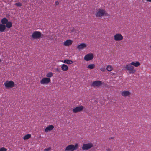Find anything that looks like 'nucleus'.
Returning a JSON list of instances; mask_svg holds the SVG:
<instances>
[{
  "label": "nucleus",
  "instance_id": "obj_1",
  "mask_svg": "<svg viewBox=\"0 0 151 151\" xmlns=\"http://www.w3.org/2000/svg\"><path fill=\"white\" fill-rule=\"evenodd\" d=\"M108 14L105 9L100 8L96 11L95 15L96 18H100L103 16H108Z\"/></svg>",
  "mask_w": 151,
  "mask_h": 151
},
{
  "label": "nucleus",
  "instance_id": "obj_2",
  "mask_svg": "<svg viewBox=\"0 0 151 151\" xmlns=\"http://www.w3.org/2000/svg\"><path fill=\"white\" fill-rule=\"evenodd\" d=\"M124 68L125 70L128 71L129 74L134 73L136 72L135 69L130 63L125 65Z\"/></svg>",
  "mask_w": 151,
  "mask_h": 151
},
{
  "label": "nucleus",
  "instance_id": "obj_3",
  "mask_svg": "<svg viewBox=\"0 0 151 151\" xmlns=\"http://www.w3.org/2000/svg\"><path fill=\"white\" fill-rule=\"evenodd\" d=\"M78 145L76 144L75 145H70L67 146L66 147L65 150L66 151H74L78 148Z\"/></svg>",
  "mask_w": 151,
  "mask_h": 151
},
{
  "label": "nucleus",
  "instance_id": "obj_4",
  "mask_svg": "<svg viewBox=\"0 0 151 151\" xmlns=\"http://www.w3.org/2000/svg\"><path fill=\"white\" fill-rule=\"evenodd\" d=\"M4 84L6 88H12L14 86V83L12 81H7L4 82Z\"/></svg>",
  "mask_w": 151,
  "mask_h": 151
},
{
  "label": "nucleus",
  "instance_id": "obj_5",
  "mask_svg": "<svg viewBox=\"0 0 151 151\" xmlns=\"http://www.w3.org/2000/svg\"><path fill=\"white\" fill-rule=\"evenodd\" d=\"M93 146V144L91 142L87 144L84 143L82 145V149L83 150H86L91 149Z\"/></svg>",
  "mask_w": 151,
  "mask_h": 151
},
{
  "label": "nucleus",
  "instance_id": "obj_6",
  "mask_svg": "<svg viewBox=\"0 0 151 151\" xmlns=\"http://www.w3.org/2000/svg\"><path fill=\"white\" fill-rule=\"evenodd\" d=\"M41 33L38 31L34 32L32 35V37L33 39H37L41 37Z\"/></svg>",
  "mask_w": 151,
  "mask_h": 151
},
{
  "label": "nucleus",
  "instance_id": "obj_7",
  "mask_svg": "<svg viewBox=\"0 0 151 151\" xmlns=\"http://www.w3.org/2000/svg\"><path fill=\"white\" fill-rule=\"evenodd\" d=\"M123 39V36L120 33H116L114 36V39L115 41H120L122 40Z\"/></svg>",
  "mask_w": 151,
  "mask_h": 151
},
{
  "label": "nucleus",
  "instance_id": "obj_8",
  "mask_svg": "<svg viewBox=\"0 0 151 151\" xmlns=\"http://www.w3.org/2000/svg\"><path fill=\"white\" fill-rule=\"evenodd\" d=\"M103 83L102 81H93L91 84V86L95 87H99L102 85Z\"/></svg>",
  "mask_w": 151,
  "mask_h": 151
},
{
  "label": "nucleus",
  "instance_id": "obj_9",
  "mask_svg": "<svg viewBox=\"0 0 151 151\" xmlns=\"http://www.w3.org/2000/svg\"><path fill=\"white\" fill-rule=\"evenodd\" d=\"M94 57L93 54L91 53L85 55L84 57V59L86 61H89L93 59Z\"/></svg>",
  "mask_w": 151,
  "mask_h": 151
},
{
  "label": "nucleus",
  "instance_id": "obj_10",
  "mask_svg": "<svg viewBox=\"0 0 151 151\" xmlns=\"http://www.w3.org/2000/svg\"><path fill=\"white\" fill-rule=\"evenodd\" d=\"M50 79L48 78H44L42 79L40 81L41 84L47 85L50 81Z\"/></svg>",
  "mask_w": 151,
  "mask_h": 151
},
{
  "label": "nucleus",
  "instance_id": "obj_11",
  "mask_svg": "<svg viewBox=\"0 0 151 151\" xmlns=\"http://www.w3.org/2000/svg\"><path fill=\"white\" fill-rule=\"evenodd\" d=\"M84 108L83 106H77L73 109V112L74 113L80 112L82 111Z\"/></svg>",
  "mask_w": 151,
  "mask_h": 151
},
{
  "label": "nucleus",
  "instance_id": "obj_12",
  "mask_svg": "<svg viewBox=\"0 0 151 151\" xmlns=\"http://www.w3.org/2000/svg\"><path fill=\"white\" fill-rule=\"evenodd\" d=\"M121 94L122 96L126 97L130 96L131 93L128 91H124L121 92Z\"/></svg>",
  "mask_w": 151,
  "mask_h": 151
},
{
  "label": "nucleus",
  "instance_id": "obj_13",
  "mask_svg": "<svg viewBox=\"0 0 151 151\" xmlns=\"http://www.w3.org/2000/svg\"><path fill=\"white\" fill-rule=\"evenodd\" d=\"M73 41L70 39L67 40L64 42L63 43V45L66 46H69L72 45Z\"/></svg>",
  "mask_w": 151,
  "mask_h": 151
},
{
  "label": "nucleus",
  "instance_id": "obj_14",
  "mask_svg": "<svg viewBox=\"0 0 151 151\" xmlns=\"http://www.w3.org/2000/svg\"><path fill=\"white\" fill-rule=\"evenodd\" d=\"M54 128L53 125H49L47 126L45 129V132H47L49 131H51Z\"/></svg>",
  "mask_w": 151,
  "mask_h": 151
},
{
  "label": "nucleus",
  "instance_id": "obj_15",
  "mask_svg": "<svg viewBox=\"0 0 151 151\" xmlns=\"http://www.w3.org/2000/svg\"><path fill=\"white\" fill-rule=\"evenodd\" d=\"M86 47V45L84 43H81L77 46V48L79 50L83 49Z\"/></svg>",
  "mask_w": 151,
  "mask_h": 151
},
{
  "label": "nucleus",
  "instance_id": "obj_16",
  "mask_svg": "<svg viewBox=\"0 0 151 151\" xmlns=\"http://www.w3.org/2000/svg\"><path fill=\"white\" fill-rule=\"evenodd\" d=\"M61 68L63 71H65L68 70V67L67 65L65 64H63L61 65Z\"/></svg>",
  "mask_w": 151,
  "mask_h": 151
},
{
  "label": "nucleus",
  "instance_id": "obj_17",
  "mask_svg": "<svg viewBox=\"0 0 151 151\" xmlns=\"http://www.w3.org/2000/svg\"><path fill=\"white\" fill-rule=\"evenodd\" d=\"M131 64L135 67H138L140 65V63L138 61L132 62L130 63Z\"/></svg>",
  "mask_w": 151,
  "mask_h": 151
},
{
  "label": "nucleus",
  "instance_id": "obj_18",
  "mask_svg": "<svg viewBox=\"0 0 151 151\" xmlns=\"http://www.w3.org/2000/svg\"><path fill=\"white\" fill-rule=\"evenodd\" d=\"M6 29L5 25L0 24V32H3Z\"/></svg>",
  "mask_w": 151,
  "mask_h": 151
},
{
  "label": "nucleus",
  "instance_id": "obj_19",
  "mask_svg": "<svg viewBox=\"0 0 151 151\" xmlns=\"http://www.w3.org/2000/svg\"><path fill=\"white\" fill-rule=\"evenodd\" d=\"M62 62L65 63L67 64H71L73 63V61L68 59H65L64 60H62Z\"/></svg>",
  "mask_w": 151,
  "mask_h": 151
},
{
  "label": "nucleus",
  "instance_id": "obj_20",
  "mask_svg": "<svg viewBox=\"0 0 151 151\" xmlns=\"http://www.w3.org/2000/svg\"><path fill=\"white\" fill-rule=\"evenodd\" d=\"M8 22V19L6 18H3L1 20L2 24L5 25Z\"/></svg>",
  "mask_w": 151,
  "mask_h": 151
},
{
  "label": "nucleus",
  "instance_id": "obj_21",
  "mask_svg": "<svg viewBox=\"0 0 151 151\" xmlns=\"http://www.w3.org/2000/svg\"><path fill=\"white\" fill-rule=\"evenodd\" d=\"M95 65L94 64H91L89 65L87 67V68L91 70L93 69L95 67Z\"/></svg>",
  "mask_w": 151,
  "mask_h": 151
},
{
  "label": "nucleus",
  "instance_id": "obj_22",
  "mask_svg": "<svg viewBox=\"0 0 151 151\" xmlns=\"http://www.w3.org/2000/svg\"><path fill=\"white\" fill-rule=\"evenodd\" d=\"M6 27L8 28H10L12 26V23L10 21L8 22L6 24Z\"/></svg>",
  "mask_w": 151,
  "mask_h": 151
},
{
  "label": "nucleus",
  "instance_id": "obj_23",
  "mask_svg": "<svg viewBox=\"0 0 151 151\" xmlns=\"http://www.w3.org/2000/svg\"><path fill=\"white\" fill-rule=\"evenodd\" d=\"M106 70L108 71H111L113 70V68L112 66L110 65H107Z\"/></svg>",
  "mask_w": 151,
  "mask_h": 151
},
{
  "label": "nucleus",
  "instance_id": "obj_24",
  "mask_svg": "<svg viewBox=\"0 0 151 151\" xmlns=\"http://www.w3.org/2000/svg\"><path fill=\"white\" fill-rule=\"evenodd\" d=\"M31 137V135L30 134H27L24 136L23 137V139L24 140H27Z\"/></svg>",
  "mask_w": 151,
  "mask_h": 151
},
{
  "label": "nucleus",
  "instance_id": "obj_25",
  "mask_svg": "<svg viewBox=\"0 0 151 151\" xmlns=\"http://www.w3.org/2000/svg\"><path fill=\"white\" fill-rule=\"evenodd\" d=\"M53 76V73L52 72L48 73L46 75V76L48 78H51Z\"/></svg>",
  "mask_w": 151,
  "mask_h": 151
},
{
  "label": "nucleus",
  "instance_id": "obj_26",
  "mask_svg": "<svg viewBox=\"0 0 151 151\" xmlns=\"http://www.w3.org/2000/svg\"><path fill=\"white\" fill-rule=\"evenodd\" d=\"M15 5L18 7H21L22 6V4L20 2L16 3L15 4Z\"/></svg>",
  "mask_w": 151,
  "mask_h": 151
},
{
  "label": "nucleus",
  "instance_id": "obj_27",
  "mask_svg": "<svg viewBox=\"0 0 151 151\" xmlns=\"http://www.w3.org/2000/svg\"><path fill=\"white\" fill-rule=\"evenodd\" d=\"M7 149L4 147H2L0 148V151H6Z\"/></svg>",
  "mask_w": 151,
  "mask_h": 151
},
{
  "label": "nucleus",
  "instance_id": "obj_28",
  "mask_svg": "<svg viewBox=\"0 0 151 151\" xmlns=\"http://www.w3.org/2000/svg\"><path fill=\"white\" fill-rule=\"evenodd\" d=\"M51 150V147H49L44 149V151H50Z\"/></svg>",
  "mask_w": 151,
  "mask_h": 151
},
{
  "label": "nucleus",
  "instance_id": "obj_29",
  "mask_svg": "<svg viewBox=\"0 0 151 151\" xmlns=\"http://www.w3.org/2000/svg\"><path fill=\"white\" fill-rule=\"evenodd\" d=\"M106 68H105L102 67L100 68V70L102 72H105L106 70Z\"/></svg>",
  "mask_w": 151,
  "mask_h": 151
},
{
  "label": "nucleus",
  "instance_id": "obj_30",
  "mask_svg": "<svg viewBox=\"0 0 151 151\" xmlns=\"http://www.w3.org/2000/svg\"><path fill=\"white\" fill-rule=\"evenodd\" d=\"M59 4V3L58 1H56L55 2V4L56 5H58Z\"/></svg>",
  "mask_w": 151,
  "mask_h": 151
},
{
  "label": "nucleus",
  "instance_id": "obj_31",
  "mask_svg": "<svg viewBox=\"0 0 151 151\" xmlns=\"http://www.w3.org/2000/svg\"><path fill=\"white\" fill-rule=\"evenodd\" d=\"M56 70L57 71H58V72H59L60 71V69H58V68H57L56 69Z\"/></svg>",
  "mask_w": 151,
  "mask_h": 151
},
{
  "label": "nucleus",
  "instance_id": "obj_32",
  "mask_svg": "<svg viewBox=\"0 0 151 151\" xmlns=\"http://www.w3.org/2000/svg\"><path fill=\"white\" fill-rule=\"evenodd\" d=\"M146 1L148 2H151V0H146Z\"/></svg>",
  "mask_w": 151,
  "mask_h": 151
},
{
  "label": "nucleus",
  "instance_id": "obj_33",
  "mask_svg": "<svg viewBox=\"0 0 151 151\" xmlns=\"http://www.w3.org/2000/svg\"><path fill=\"white\" fill-rule=\"evenodd\" d=\"M106 150L107 151H110L111 150L110 149H108Z\"/></svg>",
  "mask_w": 151,
  "mask_h": 151
},
{
  "label": "nucleus",
  "instance_id": "obj_34",
  "mask_svg": "<svg viewBox=\"0 0 151 151\" xmlns=\"http://www.w3.org/2000/svg\"><path fill=\"white\" fill-rule=\"evenodd\" d=\"M114 138V137H111V138H109V139H113Z\"/></svg>",
  "mask_w": 151,
  "mask_h": 151
},
{
  "label": "nucleus",
  "instance_id": "obj_35",
  "mask_svg": "<svg viewBox=\"0 0 151 151\" xmlns=\"http://www.w3.org/2000/svg\"><path fill=\"white\" fill-rule=\"evenodd\" d=\"M150 47L151 48V45L150 46Z\"/></svg>",
  "mask_w": 151,
  "mask_h": 151
}]
</instances>
